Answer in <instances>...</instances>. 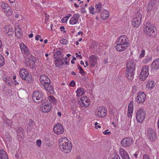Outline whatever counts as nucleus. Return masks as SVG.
<instances>
[{"instance_id": "nucleus-1", "label": "nucleus", "mask_w": 159, "mask_h": 159, "mask_svg": "<svg viewBox=\"0 0 159 159\" xmlns=\"http://www.w3.org/2000/svg\"><path fill=\"white\" fill-rule=\"evenodd\" d=\"M59 146L60 149L65 153L70 152L72 149L71 143L65 137L61 138L59 139Z\"/></svg>"}, {"instance_id": "nucleus-2", "label": "nucleus", "mask_w": 159, "mask_h": 159, "mask_svg": "<svg viewBox=\"0 0 159 159\" xmlns=\"http://www.w3.org/2000/svg\"><path fill=\"white\" fill-rule=\"evenodd\" d=\"M135 63L133 59H130L126 63V72L125 76L129 80L133 78L135 70Z\"/></svg>"}, {"instance_id": "nucleus-3", "label": "nucleus", "mask_w": 159, "mask_h": 159, "mask_svg": "<svg viewBox=\"0 0 159 159\" xmlns=\"http://www.w3.org/2000/svg\"><path fill=\"white\" fill-rule=\"evenodd\" d=\"M143 32L149 36L154 37L156 35V33L155 31L154 25L149 23L144 24L143 27Z\"/></svg>"}, {"instance_id": "nucleus-4", "label": "nucleus", "mask_w": 159, "mask_h": 159, "mask_svg": "<svg viewBox=\"0 0 159 159\" xmlns=\"http://www.w3.org/2000/svg\"><path fill=\"white\" fill-rule=\"evenodd\" d=\"M33 95L32 99L35 102L39 103L44 101V100L42 99L43 95L42 92L39 91H35L33 93Z\"/></svg>"}, {"instance_id": "nucleus-5", "label": "nucleus", "mask_w": 159, "mask_h": 159, "mask_svg": "<svg viewBox=\"0 0 159 159\" xmlns=\"http://www.w3.org/2000/svg\"><path fill=\"white\" fill-rule=\"evenodd\" d=\"M107 109L103 107H99L95 111L96 116L98 118H103L107 116Z\"/></svg>"}, {"instance_id": "nucleus-6", "label": "nucleus", "mask_w": 159, "mask_h": 159, "mask_svg": "<svg viewBox=\"0 0 159 159\" xmlns=\"http://www.w3.org/2000/svg\"><path fill=\"white\" fill-rule=\"evenodd\" d=\"M145 111L143 109H140L137 111L136 117L137 121L142 123L144 120L145 116Z\"/></svg>"}, {"instance_id": "nucleus-7", "label": "nucleus", "mask_w": 159, "mask_h": 159, "mask_svg": "<svg viewBox=\"0 0 159 159\" xmlns=\"http://www.w3.org/2000/svg\"><path fill=\"white\" fill-rule=\"evenodd\" d=\"M34 58V57L32 55H30L29 56H26L25 57V62L27 66L33 70L36 69L35 62L33 61Z\"/></svg>"}, {"instance_id": "nucleus-8", "label": "nucleus", "mask_w": 159, "mask_h": 159, "mask_svg": "<svg viewBox=\"0 0 159 159\" xmlns=\"http://www.w3.org/2000/svg\"><path fill=\"white\" fill-rule=\"evenodd\" d=\"M141 14L140 12H137L132 21V24L134 27L137 28L139 26L141 22Z\"/></svg>"}, {"instance_id": "nucleus-9", "label": "nucleus", "mask_w": 159, "mask_h": 159, "mask_svg": "<svg viewBox=\"0 0 159 159\" xmlns=\"http://www.w3.org/2000/svg\"><path fill=\"white\" fill-rule=\"evenodd\" d=\"M149 75L148 66L147 65L144 66L142 68L140 77L142 80H144Z\"/></svg>"}, {"instance_id": "nucleus-10", "label": "nucleus", "mask_w": 159, "mask_h": 159, "mask_svg": "<svg viewBox=\"0 0 159 159\" xmlns=\"http://www.w3.org/2000/svg\"><path fill=\"white\" fill-rule=\"evenodd\" d=\"M62 55L63 53L61 51H57L54 56V58L56 59L55 61V64L58 63L61 66H62L64 64V63L62 62V59L61 58V57L62 56Z\"/></svg>"}, {"instance_id": "nucleus-11", "label": "nucleus", "mask_w": 159, "mask_h": 159, "mask_svg": "<svg viewBox=\"0 0 159 159\" xmlns=\"http://www.w3.org/2000/svg\"><path fill=\"white\" fill-rule=\"evenodd\" d=\"M80 105L82 107H88L90 104V100L86 96H83L79 101Z\"/></svg>"}, {"instance_id": "nucleus-12", "label": "nucleus", "mask_w": 159, "mask_h": 159, "mask_svg": "<svg viewBox=\"0 0 159 159\" xmlns=\"http://www.w3.org/2000/svg\"><path fill=\"white\" fill-rule=\"evenodd\" d=\"M146 95L143 92H140L137 94V96L135 100L136 102L138 103H142L146 98Z\"/></svg>"}, {"instance_id": "nucleus-13", "label": "nucleus", "mask_w": 159, "mask_h": 159, "mask_svg": "<svg viewBox=\"0 0 159 159\" xmlns=\"http://www.w3.org/2000/svg\"><path fill=\"white\" fill-rule=\"evenodd\" d=\"M132 143V139L130 137L124 138L121 141L120 143L122 146L124 147H128Z\"/></svg>"}, {"instance_id": "nucleus-14", "label": "nucleus", "mask_w": 159, "mask_h": 159, "mask_svg": "<svg viewBox=\"0 0 159 159\" xmlns=\"http://www.w3.org/2000/svg\"><path fill=\"white\" fill-rule=\"evenodd\" d=\"M53 130L56 134H59L63 133L64 129L61 124L58 123L54 126Z\"/></svg>"}, {"instance_id": "nucleus-15", "label": "nucleus", "mask_w": 159, "mask_h": 159, "mask_svg": "<svg viewBox=\"0 0 159 159\" xmlns=\"http://www.w3.org/2000/svg\"><path fill=\"white\" fill-rule=\"evenodd\" d=\"M129 40L125 35H121L120 37L117 41L118 43L128 46Z\"/></svg>"}, {"instance_id": "nucleus-16", "label": "nucleus", "mask_w": 159, "mask_h": 159, "mask_svg": "<svg viewBox=\"0 0 159 159\" xmlns=\"http://www.w3.org/2000/svg\"><path fill=\"white\" fill-rule=\"evenodd\" d=\"M20 47L21 50V51L22 54H24L26 56H29L30 55V52L28 50L27 47L23 43L20 44Z\"/></svg>"}, {"instance_id": "nucleus-17", "label": "nucleus", "mask_w": 159, "mask_h": 159, "mask_svg": "<svg viewBox=\"0 0 159 159\" xmlns=\"http://www.w3.org/2000/svg\"><path fill=\"white\" fill-rule=\"evenodd\" d=\"M42 104L41 109L43 112L48 113L51 110L52 105L51 104H48V103L43 101Z\"/></svg>"}, {"instance_id": "nucleus-18", "label": "nucleus", "mask_w": 159, "mask_h": 159, "mask_svg": "<svg viewBox=\"0 0 159 159\" xmlns=\"http://www.w3.org/2000/svg\"><path fill=\"white\" fill-rule=\"evenodd\" d=\"M148 139L152 141L156 139V136L154 130L152 129L149 128L148 129Z\"/></svg>"}, {"instance_id": "nucleus-19", "label": "nucleus", "mask_w": 159, "mask_h": 159, "mask_svg": "<svg viewBox=\"0 0 159 159\" xmlns=\"http://www.w3.org/2000/svg\"><path fill=\"white\" fill-rule=\"evenodd\" d=\"M39 80L41 84H43V86L50 82L49 79L44 75H42L40 76Z\"/></svg>"}, {"instance_id": "nucleus-20", "label": "nucleus", "mask_w": 159, "mask_h": 159, "mask_svg": "<svg viewBox=\"0 0 159 159\" xmlns=\"http://www.w3.org/2000/svg\"><path fill=\"white\" fill-rule=\"evenodd\" d=\"M19 74L22 79L26 80V77L28 76L29 74L27 71L25 69L22 68L21 69L19 72Z\"/></svg>"}, {"instance_id": "nucleus-21", "label": "nucleus", "mask_w": 159, "mask_h": 159, "mask_svg": "<svg viewBox=\"0 0 159 159\" xmlns=\"http://www.w3.org/2000/svg\"><path fill=\"white\" fill-rule=\"evenodd\" d=\"M119 153L122 159H130L128 153L123 148H119Z\"/></svg>"}, {"instance_id": "nucleus-22", "label": "nucleus", "mask_w": 159, "mask_h": 159, "mask_svg": "<svg viewBox=\"0 0 159 159\" xmlns=\"http://www.w3.org/2000/svg\"><path fill=\"white\" fill-rule=\"evenodd\" d=\"M80 17V16L78 14H74L71 17L70 21V24L71 25H75L77 23Z\"/></svg>"}, {"instance_id": "nucleus-23", "label": "nucleus", "mask_w": 159, "mask_h": 159, "mask_svg": "<svg viewBox=\"0 0 159 159\" xmlns=\"http://www.w3.org/2000/svg\"><path fill=\"white\" fill-rule=\"evenodd\" d=\"M45 89L50 94H53L54 93L53 87L52 85L51 84V82L48 84H46L43 86Z\"/></svg>"}, {"instance_id": "nucleus-24", "label": "nucleus", "mask_w": 159, "mask_h": 159, "mask_svg": "<svg viewBox=\"0 0 159 159\" xmlns=\"http://www.w3.org/2000/svg\"><path fill=\"white\" fill-rule=\"evenodd\" d=\"M133 110V102L131 101L129 103L128 107L127 116L129 117H131Z\"/></svg>"}, {"instance_id": "nucleus-25", "label": "nucleus", "mask_w": 159, "mask_h": 159, "mask_svg": "<svg viewBox=\"0 0 159 159\" xmlns=\"http://www.w3.org/2000/svg\"><path fill=\"white\" fill-rule=\"evenodd\" d=\"M0 7L4 12H5L10 10V7L7 3L4 2H0Z\"/></svg>"}, {"instance_id": "nucleus-26", "label": "nucleus", "mask_w": 159, "mask_h": 159, "mask_svg": "<svg viewBox=\"0 0 159 159\" xmlns=\"http://www.w3.org/2000/svg\"><path fill=\"white\" fill-rule=\"evenodd\" d=\"M13 30L10 25H7L4 28V32L6 34H8L9 35H11L13 33Z\"/></svg>"}, {"instance_id": "nucleus-27", "label": "nucleus", "mask_w": 159, "mask_h": 159, "mask_svg": "<svg viewBox=\"0 0 159 159\" xmlns=\"http://www.w3.org/2000/svg\"><path fill=\"white\" fill-rule=\"evenodd\" d=\"M15 34L18 38L20 39L22 37V33L19 26H17L15 29Z\"/></svg>"}, {"instance_id": "nucleus-28", "label": "nucleus", "mask_w": 159, "mask_h": 159, "mask_svg": "<svg viewBox=\"0 0 159 159\" xmlns=\"http://www.w3.org/2000/svg\"><path fill=\"white\" fill-rule=\"evenodd\" d=\"M128 46H125L122 44L117 43V45L116 46V50L119 52H122L127 48Z\"/></svg>"}, {"instance_id": "nucleus-29", "label": "nucleus", "mask_w": 159, "mask_h": 159, "mask_svg": "<svg viewBox=\"0 0 159 159\" xmlns=\"http://www.w3.org/2000/svg\"><path fill=\"white\" fill-rule=\"evenodd\" d=\"M90 64L92 66H94L97 63V58L94 55L90 56L89 59Z\"/></svg>"}, {"instance_id": "nucleus-30", "label": "nucleus", "mask_w": 159, "mask_h": 159, "mask_svg": "<svg viewBox=\"0 0 159 159\" xmlns=\"http://www.w3.org/2000/svg\"><path fill=\"white\" fill-rule=\"evenodd\" d=\"M155 0H151L149 2L147 10L148 12H149L152 9L155 4Z\"/></svg>"}, {"instance_id": "nucleus-31", "label": "nucleus", "mask_w": 159, "mask_h": 159, "mask_svg": "<svg viewBox=\"0 0 159 159\" xmlns=\"http://www.w3.org/2000/svg\"><path fill=\"white\" fill-rule=\"evenodd\" d=\"M152 66V68L156 69L159 68V58L156 59L153 61Z\"/></svg>"}, {"instance_id": "nucleus-32", "label": "nucleus", "mask_w": 159, "mask_h": 159, "mask_svg": "<svg viewBox=\"0 0 159 159\" xmlns=\"http://www.w3.org/2000/svg\"><path fill=\"white\" fill-rule=\"evenodd\" d=\"M0 158L1 159H8V157L6 152L2 149L0 150Z\"/></svg>"}, {"instance_id": "nucleus-33", "label": "nucleus", "mask_w": 159, "mask_h": 159, "mask_svg": "<svg viewBox=\"0 0 159 159\" xmlns=\"http://www.w3.org/2000/svg\"><path fill=\"white\" fill-rule=\"evenodd\" d=\"M85 93L84 89L83 88H79L76 91L77 96H80L84 94Z\"/></svg>"}, {"instance_id": "nucleus-34", "label": "nucleus", "mask_w": 159, "mask_h": 159, "mask_svg": "<svg viewBox=\"0 0 159 159\" xmlns=\"http://www.w3.org/2000/svg\"><path fill=\"white\" fill-rule=\"evenodd\" d=\"M155 81L153 80H150L147 84V87L149 89H151L153 88L155 85Z\"/></svg>"}, {"instance_id": "nucleus-35", "label": "nucleus", "mask_w": 159, "mask_h": 159, "mask_svg": "<svg viewBox=\"0 0 159 159\" xmlns=\"http://www.w3.org/2000/svg\"><path fill=\"white\" fill-rule=\"evenodd\" d=\"M101 17L103 20H106L109 16V12L107 11H105L101 14Z\"/></svg>"}, {"instance_id": "nucleus-36", "label": "nucleus", "mask_w": 159, "mask_h": 159, "mask_svg": "<svg viewBox=\"0 0 159 159\" xmlns=\"http://www.w3.org/2000/svg\"><path fill=\"white\" fill-rule=\"evenodd\" d=\"M96 9V11L97 13H99L100 12V10L101 9L102 7V4L100 2H99L96 4L95 6Z\"/></svg>"}, {"instance_id": "nucleus-37", "label": "nucleus", "mask_w": 159, "mask_h": 159, "mask_svg": "<svg viewBox=\"0 0 159 159\" xmlns=\"http://www.w3.org/2000/svg\"><path fill=\"white\" fill-rule=\"evenodd\" d=\"M48 99L51 103L55 104L56 103V100L55 98L52 96H49L48 97Z\"/></svg>"}, {"instance_id": "nucleus-38", "label": "nucleus", "mask_w": 159, "mask_h": 159, "mask_svg": "<svg viewBox=\"0 0 159 159\" xmlns=\"http://www.w3.org/2000/svg\"><path fill=\"white\" fill-rule=\"evenodd\" d=\"M5 63V60L2 56L0 54V66H3Z\"/></svg>"}, {"instance_id": "nucleus-39", "label": "nucleus", "mask_w": 159, "mask_h": 159, "mask_svg": "<svg viewBox=\"0 0 159 159\" xmlns=\"http://www.w3.org/2000/svg\"><path fill=\"white\" fill-rule=\"evenodd\" d=\"M6 80H5V83L6 84L10 85L12 81V80L11 78L7 77H6Z\"/></svg>"}, {"instance_id": "nucleus-40", "label": "nucleus", "mask_w": 159, "mask_h": 159, "mask_svg": "<svg viewBox=\"0 0 159 159\" xmlns=\"http://www.w3.org/2000/svg\"><path fill=\"white\" fill-rule=\"evenodd\" d=\"M28 83H31L33 82V79L32 76L29 74L26 77V79L25 80Z\"/></svg>"}, {"instance_id": "nucleus-41", "label": "nucleus", "mask_w": 159, "mask_h": 159, "mask_svg": "<svg viewBox=\"0 0 159 159\" xmlns=\"http://www.w3.org/2000/svg\"><path fill=\"white\" fill-rule=\"evenodd\" d=\"M77 66L80 70V73L82 75L85 74V72L83 70V68L81 67L79 64L77 65Z\"/></svg>"}, {"instance_id": "nucleus-42", "label": "nucleus", "mask_w": 159, "mask_h": 159, "mask_svg": "<svg viewBox=\"0 0 159 159\" xmlns=\"http://www.w3.org/2000/svg\"><path fill=\"white\" fill-rule=\"evenodd\" d=\"M94 8L93 6H91L89 7V10L90 13L92 14L93 15H94L95 14V12H94Z\"/></svg>"}, {"instance_id": "nucleus-43", "label": "nucleus", "mask_w": 159, "mask_h": 159, "mask_svg": "<svg viewBox=\"0 0 159 159\" xmlns=\"http://www.w3.org/2000/svg\"><path fill=\"white\" fill-rule=\"evenodd\" d=\"M60 43L63 44H68V41L65 39H61L60 41Z\"/></svg>"}, {"instance_id": "nucleus-44", "label": "nucleus", "mask_w": 159, "mask_h": 159, "mask_svg": "<svg viewBox=\"0 0 159 159\" xmlns=\"http://www.w3.org/2000/svg\"><path fill=\"white\" fill-rule=\"evenodd\" d=\"M45 23L46 24L48 21L49 16L48 15H47L46 13L45 14Z\"/></svg>"}, {"instance_id": "nucleus-45", "label": "nucleus", "mask_w": 159, "mask_h": 159, "mask_svg": "<svg viewBox=\"0 0 159 159\" xmlns=\"http://www.w3.org/2000/svg\"><path fill=\"white\" fill-rule=\"evenodd\" d=\"M5 138L6 139V141H11L10 139H11V138H10V136L8 134V133L6 134L5 135Z\"/></svg>"}, {"instance_id": "nucleus-46", "label": "nucleus", "mask_w": 159, "mask_h": 159, "mask_svg": "<svg viewBox=\"0 0 159 159\" xmlns=\"http://www.w3.org/2000/svg\"><path fill=\"white\" fill-rule=\"evenodd\" d=\"M145 51L143 49L141 53L140 54L139 56V58H142L145 55Z\"/></svg>"}, {"instance_id": "nucleus-47", "label": "nucleus", "mask_w": 159, "mask_h": 159, "mask_svg": "<svg viewBox=\"0 0 159 159\" xmlns=\"http://www.w3.org/2000/svg\"><path fill=\"white\" fill-rule=\"evenodd\" d=\"M36 144L39 147H40L41 144V141L38 139L36 141Z\"/></svg>"}, {"instance_id": "nucleus-48", "label": "nucleus", "mask_w": 159, "mask_h": 159, "mask_svg": "<svg viewBox=\"0 0 159 159\" xmlns=\"http://www.w3.org/2000/svg\"><path fill=\"white\" fill-rule=\"evenodd\" d=\"M69 85L71 87H74L75 85V81L73 80L69 84Z\"/></svg>"}, {"instance_id": "nucleus-49", "label": "nucleus", "mask_w": 159, "mask_h": 159, "mask_svg": "<svg viewBox=\"0 0 159 159\" xmlns=\"http://www.w3.org/2000/svg\"><path fill=\"white\" fill-rule=\"evenodd\" d=\"M108 131V129L106 130L103 132V134L105 135H109L111 134V132Z\"/></svg>"}, {"instance_id": "nucleus-50", "label": "nucleus", "mask_w": 159, "mask_h": 159, "mask_svg": "<svg viewBox=\"0 0 159 159\" xmlns=\"http://www.w3.org/2000/svg\"><path fill=\"white\" fill-rule=\"evenodd\" d=\"M68 20L67 17H64L61 20V21L62 22H65L67 21Z\"/></svg>"}, {"instance_id": "nucleus-51", "label": "nucleus", "mask_w": 159, "mask_h": 159, "mask_svg": "<svg viewBox=\"0 0 159 159\" xmlns=\"http://www.w3.org/2000/svg\"><path fill=\"white\" fill-rule=\"evenodd\" d=\"M143 159H150L148 156L147 155L145 154L143 156Z\"/></svg>"}, {"instance_id": "nucleus-52", "label": "nucleus", "mask_w": 159, "mask_h": 159, "mask_svg": "<svg viewBox=\"0 0 159 159\" xmlns=\"http://www.w3.org/2000/svg\"><path fill=\"white\" fill-rule=\"evenodd\" d=\"M98 125V123L97 122H96L95 124V125L96 126V129H97L98 128H100L101 127V126L99 125H98V126H97V125Z\"/></svg>"}, {"instance_id": "nucleus-53", "label": "nucleus", "mask_w": 159, "mask_h": 159, "mask_svg": "<svg viewBox=\"0 0 159 159\" xmlns=\"http://www.w3.org/2000/svg\"><path fill=\"white\" fill-rule=\"evenodd\" d=\"M67 59V58L66 57H65V58H63V59H62V62H63L64 64V63L63 62V61H64V62L65 63V64H66L67 63V62L66 61H65V60H64V59H65V60H66V61L67 60L66 59Z\"/></svg>"}, {"instance_id": "nucleus-54", "label": "nucleus", "mask_w": 159, "mask_h": 159, "mask_svg": "<svg viewBox=\"0 0 159 159\" xmlns=\"http://www.w3.org/2000/svg\"><path fill=\"white\" fill-rule=\"evenodd\" d=\"M41 36L39 35H37L35 37V39L36 40H38L39 39V38H40Z\"/></svg>"}, {"instance_id": "nucleus-55", "label": "nucleus", "mask_w": 159, "mask_h": 159, "mask_svg": "<svg viewBox=\"0 0 159 159\" xmlns=\"http://www.w3.org/2000/svg\"><path fill=\"white\" fill-rule=\"evenodd\" d=\"M113 159H120V158L119 156L117 155Z\"/></svg>"}, {"instance_id": "nucleus-56", "label": "nucleus", "mask_w": 159, "mask_h": 159, "mask_svg": "<svg viewBox=\"0 0 159 159\" xmlns=\"http://www.w3.org/2000/svg\"><path fill=\"white\" fill-rule=\"evenodd\" d=\"M76 57L77 58L78 57H80V58H82V56L81 55H79L77 53H76Z\"/></svg>"}, {"instance_id": "nucleus-57", "label": "nucleus", "mask_w": 159, "mask_h": 159, "mask_svg": "<svg viewBox=\"0 0 159 159\" xmlns=\"http://www.w3.org/2000/svg\"><path fill=\"white\" fill-rule=\"evenodd\" d=\"M33 36V34H30L29 35V37L30 38H32Z\"/></svg>"}, {"instance_id": "nucleus-58", "label": "nucleus", "mask_w": 159, "mask_h": 159, "mask_svg": "<svg viewBox=\"0 0 159 159\" xmlns=\"http://www.w3.org/2000/svg\"><path fill=\"white\" fill-rule=\"evenodd\" d=\"M15 84V85H17L19 84L16 81V80H14Z\"/></svg>"}, {"instance_id": "nucleus-59", "label": "nucleus", "mask_w": 159, "mask_h": 159, "mask_svg": "<svg viewBox=\"0 0 159 159\" xmlns=\"http://www.w3.org/2000/svg\"><path fill=\"white\" fill-rule=\"evenodd\" d=\"M2 46V43L1 40H0V49Z\"/></svg>"}, {"instance_id": "nucleus-60", "label": "nucleus", "mask_w": 159, "mask_h": 159, "mask_svg": "<svg viewBox=\"0 0 159 159\" xmlns=\"http://www.w3.org/2000/svg\"><path fill=\"white\" fill-rule=\"evenodd\" d=\"M80 34H81V35H83V33L82 31H80L78 33V35H79Z\"/></svg>"}, {"instance_id": "nucleus-61", "label": "nucleus", "mask_w": 159, "mask_h": 159, "mask_svg": "<svg viewBox=\"0 0 159 159\" xmlns=\"http://www.w3.org/2000/svg\"><path fill=\"white\" fill-rule=\"evenodd\" d=\"M60 29H61V31H62V30H64L65 28L64 26H62L60 27Z\"/></svg>"}, {"instance_id": "nucleus-62", "label": "nucleus", "mask_w": 159, "mask_h": 159, "mask_svg": "<svg viewBox=\"0 0 159 159\" xmlns=\"http://www.w3.org/2000/svg\"><path fill=\"white\" fill-rule=\"evenodd\" d=\"M71 74L72 75H76V74L74 71H72L71 73Z\"/></svg>"}, {"instance_id": "nucleus-63", "label": "nucleus", "mask_w": 159, "mask_h": 159, "mask_svg": "<svg viewBox=\"0 0 159 159\" xmlns=\"http://www.w3.org/2000/svg\"><path fill=\"white\" fill-rule=\"evenodd\" d=\"M74 6L76 8H78L79 7V6L77 5L75 3H74Z\"/></svg>"}, {"instance_id": "nucleus-64", "label": "nucleus", "mask_w": 159, "mask_h": 159, "mask_svg": "<svg viewBox=\"0 0 159 159\" xmlns=\"http://www.w3.org/2000/svg\"><path fill=\"white\" fill-rule=\"evenodd\" d=\"M57 115L59 116H61V113L60 112H58Z\"/></svg>"}]
</instances>
